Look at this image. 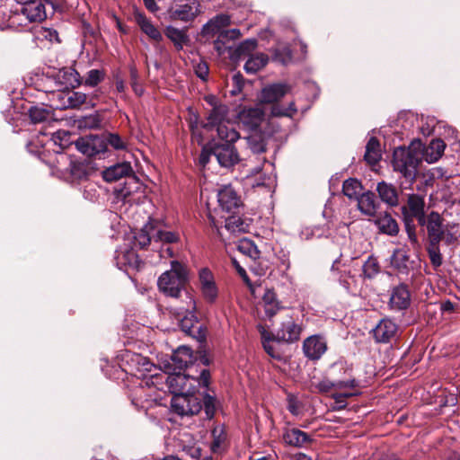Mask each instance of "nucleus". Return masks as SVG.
<instances>
[{
    "label": "nucleus",
    "mask_w": 460,
    "mask_h": 460,
    "mask_svg": "<svg viewBox=\"0 0 460 460\" xmlns=\"http://www.w3.org/2000/svg\"><path fill=\"white\" fill-rule=\"evenodd\" d=\"M188 280L187 267L178 261H172L171 269L159 277L157 286L165 296L178 298L181 292L185 290Z\"/></svg>",
    "instance_id": "f257e3e1"
},
{
    "label": "nucleus",
    "mask_w": 460,
    "mask_h": 460,
    "mask_svg": "<svg viewBox=\"0 0 460 460\" xmlns=\"http://www.w3.org/2000/svg\"><path fill=\"white\" fill-rule=\"evenodd\" d=\"M425 205V197L423 195L411 193L407 197L406 205L401 208L408 238L413 245L418 244L414 220H417L418 224L423 223V218L427 216Z\"/></svg>",
    "instance_id": "f03ea898"
},
{
    "label": "nucleus",
    "mask_w": 460,
    "mask_h": 460,
    "mask_svg": "<svg viewBox=\"0 0 460 460\" xmlns=\"http://www.w3.org/2000/svg\"><path fill=\"white\" fill-rule=\"evenodd\" d=\"M422 160L420 150L397 147L393 154V168L410 183H412L418 173V166Z\"/></svg>",
    "instance_id": "7ed1b4c3"
},
{
    "label": "nucleus",
    "mask_w": 460,
    "mask_h": 460,
    "mask_svg": "<svg viewBox=\"0 0 460 460\" xmlns=\"http://www.w3.org/2000/svg\"><path fill=\"white\" fill-rule=\"evenodd\" d=\"M186 306L182 307L187 312L180 321V327L189 336L199 341H204L207 335V328L201 324L196 316V301L192 295L186 292Z\"/></svg>",
    "instance_id": "20e7f679"
},
{
    "label": "nucleus",
    "mask_w": 460,
    "mask_h": 460,
    "mask_svg": "<svg viewBox=\"0 0 460 460\" xmlns=\"http://www.w3.org/2000/svg\"><path fill=\"white\" fill-rule=\"evenodd\" d=\"M171 408L180 416L195 415L202 410V403L196 394H173Z\"/></svg>",
    "instance_id": "39448f33"
},
{
    "label": "nucleus",
    "mask_w": 460,
    "mask_h": 460,
    "mask_svg": "<svg viewBox=\"0 0 460 460\" xmlns=\"http://www.w3.org/2000/svg\"><path fill=\"white\" fill-rule=\"evenodd\" d=\"M166 384L173 394H194L199 382L196 377L181 374V371H175L167 376Z\"/></svg>",
    "instance_id": "423d86ee"
},
{
    "label": "nucleus",
    "mask_w": 460,
    "mask_h": 460,
    "mask_svg": "<svg viewBox=\"0 0 460 460\" xmlns=\"http://www.w3.org/2000/svg\"><path fill=\"white\" fill-rule=\"evenodd\" d=\"M199 289L204 301L213 305L217 301L219 289L213 272L208 268H201L198 275Z\"/></svg>",
    "instance_id": "0eeeda50"
},
{
    "label": "nucleus",
    "mask_w": 460,
    "mask_h": 460,
    "mask_svg": "<svg viewBox=\"0 0 460 460\" xmlns=\"http://www.w3.org/2000/svg\"><path fill=\"white\" fill-rule=\"evenodd\" d=\"M444 218L437 211L429 212L420 226L426 227L429 243H440L445 234Z\"/></svg>",
    "instance_id": "6e6552de"
},
{
    "label": "nucleus",
    "mask_w": 460,
    "mask_h": 460,
    "mask_svg": "<svg viewBox=\"0 0 460 460\" xmlns=\"http://www.w3.org/2000/svg\"><path fill=\"white\" fill-rule=\"evenodd\" d=\"M170 17L184 22H192L200 13V4L198 0H185L169 10Z\"/></svg>",
    "instance_id": "1a4fd4ad"
},
{
    "label": "nucleus",
    "mask_w": 460,
    "mask_h": 460,
    "mask_svg": "<svg viewBox=\"0 0 460 460\" xmlns=\"http://www.w3.org/2000/svg\"><path fill=\"white\" fill-rule=\"evenodd\" d=\"M105 140L102 136L89 135L78 138L75 146L83 155L92 157L106 152Z\"/></svg>",
    "instance_id": "9d476101"
},
{
    "label": "nucleus",
    "mask_w": 460,
    "mask_h": 460,
    "mask_svg": "<svg viewBox=\"0 0 460 460\" xmlns=\"http://www.w3.org/2000/svg\"><path fill=\"white\" fill-rule=\"evenodd\" d=\"M211 154L223 167H232L240 161L239 154L233 144H216L211 148Z\"/></svg>",
    "instance_id": "9b49d317"
},
{
    "label": "nucleus",
    "mask_w": 460,
    "mask_h": 460,
    "mask_svg": "<svg viewBox=\"0 0 460 460\" xmlns=\"http://www.w3.org/2000/svg\"><path fill=\"white\" fill-rule=\"evenodd\" d=\"M397 324L388 318H384L372 329L371 332L377 343H388L396 337Z\"/></svg>",
    "instance_id": "f8f14e48"
},
{
    "label": "nucleus",
    "mask_w": 460,
    "mask_h": 460,
    "mask_svg": "<svg viewBox=\"0 0 460 460\" xmlns=\"http://www.w3.org/2000/svg\"><path fill=\"white\" fill-rule=\"evenodd\" d=\"M327 344L320 335H313L303 342V350L306 358L311 360L319 359L326 351Z\"/></svg>",
    "instance_id": "ddd939ff"
},
{
    "label": "nucleus",
    "mask_w": 460,
    "mask_h": 460,
    "mask_svg": "<svg viewBox=\"0 0 460 460\" xmlns=\"http://www.w3.org/2000/svg\"><path fill=\"white\" fill-rule=\"evenodd\" d=\"M302 327L289 319L281 323L280 328L277 331L275 338L277 341L292 343L300 339Z\"/></svg>",
    "instance_id": "4468645a"
},
{
    "label": "nucleus",
    "mask_w": 460,
    "mask_h": 460,
    "mask_svg": "<svg viewBox=\"0 0 460 460\" xmlns=\"http://www.w3.org/2000/svg\"><path fill=\"white\" fill-rule=\"evenodd\" d=\"M411 295L406 285L400 284L392 289L389 306L392 310L402 311L409 307Z\"/></svg>",
    "instance_id": "2eb2a0df"
},
{
    "label": "nucleus",
    "mask_w": 460,
    "mask_h": 460,
    "mask_svg": "<svg viewBox=\"0 0 460 460\" xmlns=\"http://www.w3.org/2000/svg\"><path fill=\"white\" fill-rule=\"evenodd\" d=\"M17 15L25 17L30 22H40L47 17L44 4L36 0L23 4Z\"/></svg>",
    "instance_id": "dca6fc26"
},
{
    "label": "nucleus",
    "mask_w": 460,
    "mask_h": 460,
    "mask_svg": "<svg viewBox=\"0 0 460 460\" xmlns=\"http://www.w3.org/2000/svg\"><path fill=\"white\" fill-rule=\"evenodd\" d=\"M140 182L138 179L132 175L126 179L123 184H119L114 188L113 194L117 201L123 203L129 202L131 196L138 190Z\"/></svg>",
    "instance_id": "f3484780"
},
{
    "label": "nucleus",
    "mask_w": 460,
    "mask_h": 460,
    "mask_svg": "<svg viewBox=\"0 0 460 460\" xmlns=\"http://www.w3.org/2000/svg\"><path fill=\"white\" fill-rule=\"evenodd\" d=\"M134 174L132 166L128 162L119 163L107 167L102 172V178L107 182L117 181L122 178H128Z\"/></svg>",
    "instance_id": "a211bd4d"
},
{
    "label": "nucleus",
    "mask_w": 460,
    "mask_h": 460,
    "mask_svg": "<svg viewBox=\"0 0 460 460\" xmlns=\"http://www.w3.org/2000/svg\"><path fill=\"white\" fill-rule=\"evenodd\" d=\"M231 24V18L228 14L220 13L210 19L202 26L201 35L203 37H214L220 34L224 28Z\"/></svg>",
    "instance_id": "6ab92c4d"
},
{
    "label": "nucleus",
    "mask_w": 460,
    "mask_h": 460,
    "mask_svg": "<svg viewBox=\"0 0 460 460\" xmlns=\"http://www.w3.org/2000/svg\"><path fill=\"white\" fill-rule=\"evenodd\" d=\"M218 203L226 212H234L241 205L240 197L231 186H225L218 192Z\"/></svg>",
    "instance_id": "aec40b11"
},
{
    "label": "nucleus",
    "mask_w": 460,
    "mask_h": 460,
    "mask_svg": "<svg viewBox=\"0 0 460 460\" xmlns=\"http://www.w3.org/2000/svg\"><path fill=\"white\" fill-rule=\"evenodd\" d=\"M291 90L287 84H273L264 87L261 91V100L265 103H273L279 102Z\"/></svg>",
    "instance_id": "412c9836"
},
{
    "label": "nucleus",
    "mask_w": 460,
    "mask_h": 460,
    "mask_svg": "<svg viewBox=\"0 0 460 460\" xmlns=\"http://www.w3.org/2000/svg\"><path fill=\"white\" fill-rule=\"evenodd\" d=\"M135 22L139 26L143 33L155 42L163 40V35L160 31L153 24L143 13L136 12L134 13Z\"/></svg>",
    "instance_id": "4be33fe9"
},
{
    "label": "nucleus",
    "mask_w": 460,
    "mask_h": 460,
    "mask_svg": "<svg viewBox=\"0 0 460 460\" xmlns=\"http://www.w3.org/2000/svg\"><path fill=\"white\" fill-rule=\"evenodd\" d=\"M264 118V112L261 108L243 109L239 113V119L242 124L249 129H256Z\"/></svg>",
    "instance_id": "5701e85b"
},
{
    "label": "nucleus",
    "mask_w": 460,
    "mask_h": 460,
    "mask_svg": "<svg viewBox=\"0 0 460 460\" xmlns=\"http://www.w3.org/2000/svg\"><path fill=\"white\" fill-rule=\"evenodd\" d=\"M57 96L59 100L63 101L60 105L56 106L58 109H75L87 102V95L81 92H69L67 93L59 92L57 93Z\"/></svg>",
    "instance_id": "b1692460"
},
{
    "label": "nucleus",
    "mask_w": 460,
    "mask_h": 460,
    "mask_svg": "<svg viewBox=\"0 0 460 460\" xmlns=\"http://www.w3.org/2000/svg\"><path fill=\"white\" fill-rule=\"evenodd\" d=\"M192 350L189 347H179L171 357L173 372L185 369L192 362Z\"/></svg>",
    "instance_id": "393cba45"
},
{
    "label": "nucleus",
    "mask_w": 460,
    "mask_h": 460,
    "mask_svg": "<svg viewBox=\"0 0 460 460\" xmlns=\"http://www.w3.org/2000/svg\"><path fill=\"white\" fill-rule=\"evenodd\" d=\"M375 224L383 234L395 236L399 233L397 221L388 212L380 213L375 219Z\"/></svg>",
    "instance_id": "a878e982"
},
{
    "label": "nucleus",
    "mask_w": 460,
    "mask_h": 460,
    "mask_svg": "<svg viewBox=\"0 0 460 460\" xmlns=\"http://www.w3.org/2000/svg\"><path fill=\"white\" fill-rule=\"evenodd\" d=\"M282 438L284 442L292 447H302L304 445L312 441L310 436L298 429H286L283 432Z\"/></svg>",
    "instance_id": "bb28decb"
},
{
    "label": "nucleus",
    "mask_w": 460,
    "mask_h": 460,
    "mask_svg": "<svg viewBox=\"0 0 460 460\" xmlns=\"http://www.w3.org/2000/svg\"><path fill=\"white\" fill-rule=\"evenodd\" d=\"M155 229V220L149 219L146 224L135 234V245L140 249H146L154 242V233Z\"/></svg>",
    "instance_id": "cd10ccee"
},
{
    "label": "nucleus",
    "mask_w": 460,
    "mask_h": 460,
    "mask_svg": "<svg viewBox=\"0 0 460 460\" xmlns=\"http://www.w3.org/2000/svg\"><path fill=\"white\" fill-rule=\"evenodd\" d=\"M376 191L381 200L390 207H396L399 203V196L396 188L392 183L378 182Z\"/></svg>",
    "instance_id": "c85d7f7f"
},
{
    "label": "nucleus",
    "mask_w": 460,
    "mask_h": 460,
    "mask_svg": "<svg viewBox=\"0 0 460 460\" xmlns=\"http://www.w3.org/2000/svg\"><path fill=\"white\" fill-rule=\"evenodd\" d=\"M57 79L66 88H75L82 84L80 74L73 67H65L57 74Z\"/></svg>",
    "instance_id": "c756f323"
},
{
    "label": "nucleus",
    "mask_w": 460,
    "mask_h": 460,
    "mask_svg": "<svg viewBox=\"0 0 460 460\" xmlns=\"http://www.w3.org/2000/svg\"><path fill=\"white\" fill-rule=\"evenodd\" d=\"M228 113V108L226 105H214L212 111L208 116V122L203 125L206 129H212L215 127L225 124L226 117Z\"/></svg>",
    "instance_id": "7c9ffc66"
},
{
    "label": "nucleus",
    "mask_w": 460,
    "mask_h": 460,
    "mask_svg": "<svg viewBox=\"0 0 460 460\" xmlns=\"http://www.w3.org/2000/svg\"><path fill=\"white\" fill-rule=\"evenodd\" d=\"M358 209L367 216H375L377 208L376 196L372 191L361 193L357 199Z\"/></svg>",
    "instance_id": "2f4dec72"
},
{
    "label": "nucleus",
    "mask_w": 460,
    "mask_h": 460,
    "mask_svg": "<svg viewBox=\"0 0 460 460\" xmlns=\"http://www.w3.org/2000/svg\"><path fill=\"white\" fill-rule=\"evenodd\" d=\"M381 158L380 143L376 137H372L367 143L364 159L368 164L375 165Z\"/></svg>",
    "instance_id": "473e14b6"
},
{
    "label": "nucleus",
    "mask_w": 460,
    "mask_h": 460,
    "mask_svg": "<svg viewBox=\"0 0 460 460\" xmlns=\"http://www.w3.org/2000/svg\"><path fill=\"white\" fill-rule=\"evenodd\" d=\"M262 303L265 314L270 318L273 317L281 308L280 303L273 289H266L262 296Z\"/></svg>",
    "instance_id": "72a5a7b5"
},
{
    "label": "nucleus",
    "mask_w": 460,
    "mask_h": 460,
    "mask_svg": "<svg viewBox=\"0 0 460 460\" xmlns=\"http://www.w3.org/2000/svg\"><path fill=\"white\" fill-rule=\"evenodd\" d=\"M446 144L441 139H433L422 154L425 160L431 164L437 162L444 154Z\"/></svg>",
    "instance_id": "f704fd0d"
},
{
    "label": "nucleus",
    "mask_w": 460,
    "mask_h": 460,
    "mask_svg": "<svg viewBox=\"0 0 460 460\" xmlns=\"http://www.w3.org/2000/svg\"><path fill=\"white\" fill-rule=\"evenodd\" d=\"M391 265L400 273H407L409 270V255L403 249H395L391 257Z\"/></svg>",
    "instance_id": "c9c22d12"
},
{
    "label": "nucleus",
    "mask_w": 460,
    "mask_h": 460,
    "mask_svg": "<svg viewBox=\"0 0 460 460\" xmlns=\"http://www.w3.org/2000/svg\"><path fill=\"white\" fill-rule=\"evenodd\" d=\"M268 56L263 53L251 55L244 64V70L248 74H255L263 68L268 64Z\"/></svg>",
    "instance_id": "e433bc0d"
},
{
    "label": "nucleus",
    "mask_w": 460,
    "mask_h": 460,
    "mask_svg": "<svg viewBox=\"0 0 460 460\" xmlns=\"http://www.w3.org/2000/svg\"><path fill=\"white\" fill-rule=\"evenodd\" d=\"M237 250L251 261H255L260 258L261 252L255 243L250 239H242L236 245Z\"/></svg>",
    "instance_id": "4c0bfd02"
},
{
    "label": "nucleus",
    "mask_w": 460,
    "mask_h": 460,
    "mask_svg": "<svg viewBox=\"0 0 460 460\" xmlns=\"http://www.w3.org/2000/svg\"><path fill=\"white\" fill-rule=\"evenodd\" d=\"M165 35L173 42L175 48L178 50L182 49L183 45L189 40V37L184 31L177 29L173 26L166 27Z\"/></svg>",
    "instance_id": "58836bf2"
},
{
    "label": "nucleus",
    "mask_w": 460,
    "mask_h": 460,
    "mask_svg": "<svg viewBox=\"0 0 460 460\" xmlns=\"http://www.w3.org/2000/svg\"><path fill=\"white\" fill-rule=\"evenodd\" d=\"M179 234L172 231H164L161 228L158 221L155 220V229L154 233V243H174L179 241Z\"/></svg>",
    "instance_id": "ea45409f"
},
{
    "label": "nucleus",
    "mask_w": 460,
    "mask_h": 460,
    "mask_svg": "<svg viewBox=\"0 0 460 460\" xmlns=\"http://www.w3.org/2000/svg\"><path fill=\"white\" fill-rule=\"evenodd\" d=\"M342 191L349 199H358L362 193L361 182L354 178H349L343 182Z\"/></svg>",
    "instance_id": "a19ab883"
},
{
    "label": "nucleus",
    "mask_w": 460,
    "mask_h": 460,
    "mask_svg": "<svg viewBox=\"0 0 460 460\" xmlns=\"http://www.w3.org/2000/svg\"><path fill=\"white\" fill-rule=\"evenodd\" d=\"M217 131L219 138L226 141L225 144H233L240 137L239 133L228 122L219 125Z\"/></svg>",
    "instance_id": "79ce46f5"
},
{
    "label": "nucleus",
    "mask_w": 460,
    "mask_h": 460,
    "mask_svg": "<svg viewBox=\"0 0 460 460\" xmlns=\"http://www.w3.org/2000/svg\"><path fill=\"white\" fill-rule=\"evenodd\" d=\"M226 228L233 233H244L249 227V224L242 219L239 216H230L226 219Z\"/></svg>",
    "instance_id": "37998d69"
},
{
    "label": "nucleus",
    "mask_w": 460,
    "mask_h": 460,
    "mask_svg": "<svg viewBox=\"0 0 460 460\" xmlns=\"http://www.w3.org/2000/svg\"><path fill=\"white\" fill-rule=\"evenodd\" d=\"M51 111L48 108L32 106L29 110V116L32 123H41L50 119Z\"/></svg>",
    "instance_id": "c03bdc74"
},
{
    "label": "nucleus",
    "mask_w": 460,
    "mask_h": 460,
    "mask_svg": "<svg viewBox=\"0 0 460 460\" xmlns=\"http://www.w3.org/2000/svg\"><path fill=\"white\" fill-rule=\"evenodd\" d=\"M67 171L73 180L80 181L88 176V166L81 162H70Z\"/></svg>",
    "instance_id": "a18cd8bd"
},
{
    "label": "nucleus",
    "mask_w": 460,
    "mask_h": 460,
    "mask_svg": "<svg viewBox=\"0 0 460 460\" xmlns=\"http://www.w3.org/2000/svg\"><path fill=\"white\" fill-rule=\"evenodd\" d=\"M213 441L211 443V450L214 453H219L225 445L226 435L222 427H216L212 430Z\"/></svg>",
    "instance_id": "49530a36"
},
{
    "label": "nucleus",
    "mask_w": 460,
    "mask_h": 460,
    "mask_svg": "<svg viewBox=\"0 0 460 460\" xmlns=\"http://www.w3.org/2000/svg\"><path fill=\"white\" fill-rule=\"evenodd\" d=\"M257 48V40L255 39L245 40L241 42L234 49V56L241 58L244 56H251V53Z\"/></svg>",
    "instance_id": "de8ad7c7"
},
{
    "label": "nucleus",
    "mask_w": 460,
    "mask_h": 460,
    "mask_svg": "<svg viewBox=\"0 0 460 460\" xmlns=\"http://www.w3.org/2000/svg\"><path fill=\"white\" fill-rule=\"evenodd\" d=\"M105 78V73L100 69H91L87 72V75L82 84L85 86L95 87Z\"/></svg>",
    "instance_id": "09e8293b"
},
{
    "label": "nucleus",
    "mask_w": 460,
    "mask_h": 460,
    "mask_svg": "<svg viewBox=\"0 0 460 460\" xmlns=\"http://www.w3.org/2000/svg\"><path fill=\"white\" fill-rule=\"evenodd\" d=\"M362 270L363 276L366 279H373L376 277L380 270V266L377 260L373 256H369L363 264Z\"/></svg>",
    "instance_id": "8fccbe9b"
},
{
    "label": "nucleus",
    "mask_w": 460,
    "mask_h": 460,
    "mask_svg": "<svg viewBox=\"0 0 460 460\" xmlns=\"http://www.w3.org/2000/svg\"><path fill=\"white\" fill-rule=\"evenodd\" d=\"M102 137L105 140L106 146L110 145L115 150H125L127 148L126 141L117 133H106Z\"/></svg>",
    "instance_id": "3c124183"
},
{
    "label": "nucleus",
    "mask_w": 460,
    "mask_h": 460,
    "mask_svg": "<svg viewBox=\"0 0 460 460\" xmlns=\"http://www.w3.org/2000/svg\"><path fill=\"white\" fill-rule=\"evenodd\" d=\"M36 38L40 40H48L50 43H59L58 32L52 28L40 27L35 32Z\"/></svg>",
    "instance_id": "603ef678"
},
{
    "label": "nucleus",
    "mask_w": 460,
    "mask_h": 460,
    "mask_svg": "<svg viewBox=\"0 0 460 460\" xmlns=\"http://www.w3.org/2000/svg\"><path fill=\"white\" fill-rule=\"evenodd\" d=\"M427 252L431 264L435 268L441 266L443 258L439 249V243H429Z\"/></svg>",
    "instance_id": "864d4df0"
},
{
    "label": "nucleus",
    "mask_w": 460,
    "mask_h": 460,
    "mask_svg": "<svg viewBox=\"0 0 460 460\" xmlns=\"http://www.w3.org/2000/svg\"><path fill=\"white\" fill-rule=\"evenodd\" d=\"M248 144L251 150L255 154H261L266 152V142L264 138L257 134L252 135L248 137Z\"/></svg>",
    "instance_id": "5fc2aeb1"
},
{
    "label": "nucleus",
    "mask_w": 460,
    "mask_h": 460,
    "mask_svg": "<svg viewBox=\"0 0 460 460\" xmlns=\"http://www.w3.org/2000/svg\"><path fill=\"white\" fill-rule=\"evenodd\" d=\"M216 402L217 399L214 395L209 394H206L203 396V406L206 417L208 419H212L216 412Z\"/></svg>",
    "instance_id": "6e6d98bb"
},
{
    "label": "nucleus",
    "mask_w": 460,
    "mask_h": 460,
    "mask_svg": "<svg viewBox=\"0 0 460 460\" xmlns=\"http://www.w3.org/2000/svg\"><path fill=\"white\" fill-rule=\"evenodd\" d=\"M292 58V52L291 50L285 47L282 49H278L274 51L273 59L275 61H278L283 65L289 62Z\"/></svg>",
    "instance_id": "4d7b16f0"
},
{
    "label": "nucleus",
    "mask_w": 460,
    "mask_h": 460,
    "mask_svg": "<svg viewBox=\"0 0 460 460\" xmlns=\"http://www.w3.org/2000/svg\"><path fill=\"white\" fill-rule=\"evenodd\" d=\"M132 361L137 364L139 371L151 372L154 367L147 358L140 354H135L132 358Z\"/></svg>",
    "instance_id": "13d9d810"
},
{
    "label": "nucleus",
    "mask_w": 460,
    "mask_h": 460,
    "mask_svg": "<svg viewBox=\"0 0 460 460\" xmlns=\"http://www.w3.org/2000/svg\"><path fill=\"white\" fill-rule=\"evenodd\" d=\"M129 73H130V84L133 91L137 95H142L144 93V90L141 85L138 84V72L135 66H130L129 67Z\"/></svg>",
    "instance_id": "bf43d9fd"
},
{
    "label": "nucleus",
    "mask_w": 460,
    "mask_h": 460,
    "mask_svg": "<svg viewBox=\"0 0 460 460\" xmlns=\"http://www.w3.org/2000/svg\"><path fill=\"white\" fill-rule=\"evenodd\" d=\"M232 84H233V89L230 91V93L232 95L235 96L242 92V90L244 86L243 76L240 73L234 75L232 77Z\"/></svg>",
    "instance_id": "052dcab7"
},
{
    "label": "nucleus",
    "mask_w": 460,
    "mask_h": 460,
    "mask_svg": "<svg viewBox=\"0 0 460 460\" xmlns=\"http://www.w3.org/2000/svg\"><path fill=\"white\" fill-rule=\"evenodd\" d=\"M272 341H276L275 335L265 337L262 342L264 350L272 358H279V354L276 353L274 346L270 343Z\"/></svg>",
    "instance_id": "680f3d73"
},
{
    "label": "nucleus",
    "mask_w": 460,
    "mask_h": 460,
    "mask_svg": "<svg viewBox=\"0 0 460 460\" xmlns=\"http://www.w3.org/2000/svg\"><path fill=\"white\" fill-rule=\"evenodd\" d=\"M332 397L334 400L335 403V405L332 407L334 411L344 410L347 407L346 400L343 399V396L341 395L340 394H333Z\"/></svg>",
    "instance_id": "e2e57ef3"
},
{
    "label": "nucleus",
    "mask_w": 460,
    "mask_h": 460,
    "mask_svg": "<svg viewBox=\"0 0 460 460\" xmlns=\"http://www.w3.org/2000/svg\"><path fill=\"white\" fill-rule=\"evenodd\" d=\"M335 389L356 388L358 386V382L352 378L347 381L334 382Z\"/></svg>",
    "instance_id": "0e129e2a"
},
{
    "label": "nucleus",
    "mask_w": 460,
    "mask_h": 460,
    "mask_svg": "<svg viewBox=\"0 0 460 460\" xmlns=\"http://www.w3.org/2000/svg\"><path fill=\"white\" fill-rule=\"evenodd\" d=\"M195 73L198 77L206 80L208 75V66L206 63L200 62L195 67Z\"/></svg>",
    "instance_id": "69168bd1"
},
{
    "label": "nucleus",
    "mask_w": 460,
    "mask_h": 460,
    "mask_svg": "<svg viewBox=\"0 0 460 460\" xmlns=\"http://www.w3.org/2000/svg\"><path fill=\"white\" fill-rule=\"evenodd\" d=\"M316 388L321 393H327L330 392L332 389H335V385L334 382L329 379H323L316 385Z\"/></svg>",
    "instance_id": "338daca9"
},
{
    "label": "nucleus",
    "mask_w": 460,
    "mask_h": 460,
    "mask_svg": "<svg viewBox=\"0 0 460 460\" xmlns=\"http://www.w3.org/2000/svg\"><path fill=\"white\" fill-rule=\"evenodd\" d=\"M220 35L222 38H224L226 40H236L241 36V32L238 29H231V30H225L220 32Z\"/></svg>",
    "instance_id": "774afa93"
}]
</instances>
